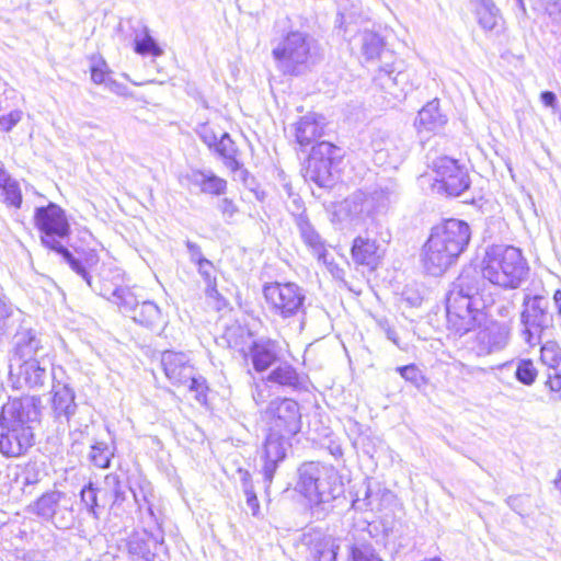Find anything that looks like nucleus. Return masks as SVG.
<instances>
[{"mask_svg":"<svg viewBox=\"0 0 561 561\" xmlns=\"http://www.w3.org/2000/svg\"><path fill=\"white\" fill-rule=\"evenodd\" d=\"M528 272L529 266L520 249L506 244L489 247L482 259L481 277L474 268L468 267L453 283L446 298L448 328L462 335L485 320L486 309L493 299L483 297V280L503 289H516L526 280Z\"/></svg>","mask_w":561,"mask_h":561,"instance_id":"nucleus-1","label":"nucleus"},{"mask_svg":"<svg viewBox=\"0 0 561 561\" xmlns=\"http://www.w3.org/2000/svg\"><path fill=\"white\" fill-rule=\"evenodd\" d=\"M267 434L260 453L261 473L265 491L274 479V474L286 458L291 447V439L301 428V413L298 402L293 399H275L264 412Z\"/></svg>","mask_w":561,"mask_h":561,"instance_id":"nucleus-2","label":"nucleus"},{"mask_svg":"<svg viewBox=\"0 0 561 561\" xmlns=\"http://www.w3.org/2000/svg\"><path fill=\"white\" fill-rule=\"evenodd\" d=\"M42 399L24 396L9 400L0 414V454L5 458L23 456L34 445V427L42 416Z\"/></svg>","mask_w":561,"mask_h":561,"instance_id":"nucleus-3","label":"nucleus"},{"mask_svg":"<svg viewBox=\"0 0 561 561\" xmlns=\"http://www.w3.org/2000/svg\"><path fill=\"white\" fill-rule=\"evenodd\" d=\"M470 238V226L460 219H447L433 227L422 250V264L426 273L443 275L467 249Z\"/></svg>","mask_w":561,"mask_h":561,"instance_id":"nucleus-4","label":"nucleus"},{"mask_svg":"<svg viewBox=\"0 0 561 561\" xmlns=\"http://www.w3.org/2000/svg\"><path fill=\"white\" fill-rule=\"evenodd\" d=\"M297 488L311 503V513L323 519L333 510V501L344 493L339 472L319 462H306L298 469Z\"/></svg>","mask_w":561,"mask_h":561,"instance_id":"nucleus-5","label":"nucleus"},{"mask_svg":"<svg viewBox=\"0 0 561 561\" xmlns=\"http://www.w3.org/2000/svg\"><path fill=\"white\" fill-rule=\"evenodd\" d=\"M98 263L99 255L94 250L76 249L68 265L93 293L108 299L127 282L126 274L114 263H102L99 267Z\"/></svg>","mask_w":561,"mask_h":561,"instance_id":"nucleus-6","label":"nucleus"},{"mask_svg":"<svg viewBox=\"0 0 561 561\" xmlns=\"http://www.w3.org/2000/svg\"><path fill=\"white\" fill-rule=\"evenodd\" d=\"M34 224L41 232L42 244L59 254L68 264L76 255V251H69L65 244L70 234V225L65 210L51 202L47 206L37 207L34 213Z\"/></svg>","mask_w":561,"mask_h":561,"instance_id":"nucleus-7","label":"nucleus"},{"mask_svg":"<svg viewBox=\"0 0 561 561\" xmlns=\"http://www.w3.org/2000/svg\"><path fill=\"white\" fill-rule=\"evenodd\" d=\"M24 512L35 520L50 524L57 529L69 528L73 523V502L61 490L49 489L30 502Z\"/></svg>","mask_w":561,"mask_h":561,"instance_id":"nucleus-8","label":"nucleus"},{"mask_svg":"<svg viewBox=\"0 0 561 561\" xmlns=\"http://www.w3.org/2000/svg\"><path fill=\"white\" fill-rule=\"evenodd\" d=\"M277 68L284 75L304 73L312 59V39L300 31L287 33L272 49Z\"/></svg>","mask_w":561,"mask_h":561,"instance_id":"nucleus-9","label":"nucleus"},{"mask_svg":"<svg viewBox=\"0 0 561 561\" xmlns=\"http://www.w3.org/2000/svg\"><path fill=\"white\" fill-rule=\"evenodd\" d=\"M549 308L548 297L524 293L520 311V336L528 346L534 347L541 344L542 335L552 328L553 316Z\"/></svg>","mask_w":561,"mask_h":561,"instance_id":"nucleus-10","label":"nucleus"},{"mask_svg":"<svg viewBox=\"0 0 561 561\" xmlns=\"http://www.w3.org/2000/svg\"><path fill=\"white\" fill-rule=\"evenodd\" d=\"M263 296L268 311L282 320L306 314V291L293 282H271L263 286Z\"/></svg>","mask_w":561,"mask_h":561,"instance_id":"nucleus-11","label":"nucleus"},{"mask_svg":"<svg viewBox=\"0 0 561 561\" xmlns=\"http://www.w3.org/2000/svg\"><path fill=\"white\" fill-rule=\"evenodd\" d=\"M376 83L396 101H402L420 84V78L413 68L403 67L402 61L394 59L378 68Z\"/></svg>","mask_w":561,"mask_h":561,"instance_id":"nucleus-12","label":"nucleus"},{"mask_svg":"<svg viewBox=\"0 0 561 561\" xmlns=\"http://www.w3.org/2000/svg\"><path fill=\"white\" fill-rule=\"evenodd\" d=\"M435 181L433 188L437 193L458 197L469 190L471 179L468 169L458 160L449 157H439L433 162Z\"/></svg>","mask_w":561,"mask_h":561,"instance_id":"nucleus-13","label":"nucleus"},{"mask_svg":"<svg viewBox=\"0 0 561 561\" xmlns=\"http://www.w3.org/2000/svg\"><path fill=\"white\" fill-rule=\"evenodd\" d=\"M389 241V231L382 232L367 227L364 234L357 236L353 241L351 249L353 261L370 270H376L385 254L382 243H388Z\"/></svg>","mask_w":561,"mask_h":561,"instance_id":"nucleus-14","label":"nucleus"},{"mask_svg":"<svg viewBox=\"0 0 561 561\" xmlns=\"http://www.w3.org/2000/svg\"><path fill=\"white\" fill-rule=\"evenodd\" d=\"M374 152V161L380 167L397 169L408 153V145L396 134L387 130H375L369 144Z\"/></svg>","mask_w":561,"mask_h":561,"instance_id":"nucleus-15","label":"nucleus"},{"mask_svg":"<svg viewBox=\"0 0 561 561\" xmlns=\"http://www.w3.org/2000/svg\"><path fill=\"white\" fill-rule=\"evenodd\" d=\"M141 531L128 536L125 548L133 560L152 561L159 546L164 543L162 523L152 525L144 518Z\"/></svg>","mask_w":561,"mask_h":561,"instance_id":"nucleus-16","label":"nucleus"},{"mask_svg":"<svg viewBox=\"0 0 561 561\" xmlns=\"http://www.w3.org/2000/svg\"><path fill=\"white\" fill-rule=\"evenodd\" d=\"M511 337L507 323L490 321L474 335L472 350L478 356H486L504 350Z\"/></svg>","mask_w":561,"mask_h":561,"instance_id":"nucleus-17","label":"nucleus"},{"mask_svg":"<svg viewBox=\"0 0 561 561\" xmlns=\"http://www.w3.org/2000/svg\"><path fill=\"white\" fill-rule=\"evenodd\" d=\"M57 370L62 371L61 367H51L50 376L53 379L51 413L56 421L69 423L77 413L78 405L75 401L76 394L68 383L57 380Z\"/></svg>","mask_w":561,"mask_h":561,"instance_id":"nucleus-18","label":"nucleus"},{"mask_svg":"<svg viewBox=\"0 0 561 561\" xmlns=\"http://www.w3.org/2000/svg\"><path fill=\"white\" fill-rule=\"evenodd\" d=\"M80 502L84 512L94 520H100L111 502L108 490L104 483L89 481L80 490Z\"/></svg>","mask_w":561,"mask_h":561,"instance_id":"nucleus-19","label":"nucleus"},{"mask_svg":"<svg viewBox=\"0 0 561 561\" xmlns=\"http://www.w3.org/2000/svg\"><path fill=\"white\" fill-rule=\"evenodd\" d=\"M161 364L167 378L175 386L186 385L195 374L186 354L168 351L162 354Z\"/></svg>","mask_w":561,"mask_h":561,"instance_id":"nucleus-20","label":"nucleus"},{"mask_svg":"<svg viewBox=\"0 0 561 561\" xmlns=\"http://www.w3.org/2000/svg\"><path fill=\"white\" fill-rule=\"evenodd\" d=\"M280 352L279 343L270 337H259L252 341L249 354L255 371L262 373L272 367L278 362Z\"/></svg>","mask_w":561,"mask_h":561,"instance_id":"nucleus-21","label":"nucleus"},{"mask_svg":"<svg viewBox=\"0 0 561 561\" xmlns=\"http://www.w3.org/2000/svg\"><path fill=\"white\" fill-rule=\"evenodd\" d=\"M295 226L304 244L323 264H330L329 252L324 239L317 231L307 215L297 216Z\"/></svg>","mask_w":561,"mask_h":561,"instance_id":"nucleus-22","label":"nucleus"},{"mask_svg":"<svg viewBox=\"0 0 561 561\" xmlns=\"http://www.w3.org/2000/svg\"><path fill=\"white\" fill-rule=\"evenodd\" d=\"M325 118L316 113H308L293 125L296 142L307 148L323 136Z\"/></svg>","mask_w":561,"mask_h":561,"instance_id":"nucleus-23","label":"nucleus"},{"mask_svg":"<svg viewBox=\"0 0 561 561\" xmlns=\"http://www.w3.org/2000/svg\"><path fill=\"white\" fill-rule=\"evenodd\" d=\"M53 365L47 359L42 357L24 359L19 364L18 378L28 388L43 387L48 376L50 375Z\"/></svg>","mask_w":561,"mask_h":561,"instance_id":"nucleus-24","label":"nucleus"},{"mask_svg":"<svg viewBox=\"0 0 561 561\" xmlns=\"http://www.w3.org/2000/svg\"><path fill=\"white\" fill-rule=\"evenodd\" d=\"M345 208L352 219L360 220L363 222L370 220L369 228L379 229V222L376 219L378 214L376 213L367 194L360 191L352 194L345 201Z\"/></svg>","mask_w":561,"mask_h":561,"instance_id":"nucleus-25","label":"nucleus"},{"mask_svg":"<svg viewBox=\"0 0 561 561\" xmlns=\"http://www.w3.org/2000/svg\"><path fill=\"white\" fill-rule=\"evenodd\" d=\"M266 381L293 391L306 389L307 377L287 362L279 363L266 377Z\"/></svg>","mask_w":561,"mask_h":561,"instance_id":"nucleus-26","label":"nucleus"},{"mask_svg":"<svg viewBox=\"0 0 561 561\" xmlns=\"http://www.w3.org/2000/svg\"><path fill=\"white\" fill-rule=\"evenodd\" d=\"M305 542L309 549L310 561H336L340 542L330 536H306Z\"/></svg>","mask_w":561,"mask_h":561,"instance_id":"nucleus-27","label":"nucleus"},{"mask_svg":"<svg viewBox=\"0 0 561 561\" xmlns=\"http://www.w3.org/2000/svg\"><path fill=\"white\" fill-rule=\"evenodd\" d=\"M13 342L14 356L19 360L37 358L38 353L43 350L39 337L32 329L21 328L15 333Z\"/></svg>","mask_w":561,"mask_h":561,"instance_id":"nucleus-28","label":"nucleus"},{"mask_svg":"<svg viewBox=\"0 0 561 561\" xmlns=\"http://www.w3.org/2000/svg\"><path fill=\"white\" fill-rule=\"evenodd\" d=\"M447 123L446 115L442 114L439 110V101L437 99H434L430 102H427L417 114V117L415 119V126L419 128V130H426V131H433L437 133Z\"/></svg>","mask_w":561,"mask_h":561,"instance_id":"nucleus-29","label":"nucleus"},{"mask_svg":"<svg viewBox=\"0 0 561 561\" xmlns=\"http://www.w3.org/2000/svg\"><path fill=\"white\" fill-rule=\"evenodd\" d=\"M129 318L135 323L152 331L161 329L165 324L160 307L151 300L139 302Z\"/></svg>","mask_w":561,"mask_h":561,"instance_id":"nucleus-30","label":"nucleus"},{"mask_svg":"<svg viewBox=\"0 0 561 561\" xmlns=\"http://www.w3.org/2000/svg\"><path fill=\"white\" fill-rule=\"evenodd\" d=\"M362 53L367 61L379 59L382 65L394 59L393 53L386 48L383 38L375 32L366 31L362 35Z\"/></svg>","mask_w":561,"mask_h":561,"instance_id":"nucleus-31","label":"nucleus"},{"mask_svg":"<svg viewBox=\"0 0 561 561\" xmlns=\"http://www.w3.org/2000/svg\"><path fill=\"white\" fill-rule=\"evenodd\" d=\"M339 165L324 160L308 159L306 178L316 183L319 187H332L336 181Z\"/></svg>","mask_w":561,"mask_h":561,"instance_id":"nucleus-32","label":"nucleus"},{"mask_svg":"<svg viewBox=\"0 0 561 561\" xmlns=\"http://www.w3.org/2000/svg\"><path fill=\"white\" fill-rule=\"evenodd\" d=\"M474 5L479 25L485 32L499 33L502 27V16L493 0H471Z\"/></svg>","mask_w":561,"mask_h":561,"instance_id":"nucleus-33","label":"nucleus"},{"mask_svg":"<svg viewBox=\"0 0 561 561\" xmlns=\"http://www.w3.org/2000/svg\"><path fill=\"white\" fill-rule=\"evenodd\" d=\"M134 495V500L138 506V510L141 514V523H144V518H146L152 525H157L158 523H162L160 519L159 513L154 510V505L152 503L153 493L151 490V485L149 483L142 484L138 490L130 489Z\"/></svg>","mask_w":561,"mask_h":561,"instance_id":"nucleus-34","label":"nucleus"},{"mask_svg":"<svg viewBox=\"0 0 561 561\" xmlns=\"http://www.w3.org/2000/svg\"><path fill=\"white\" fill-rule=\"evenodd\" d=\"M211 150H214L219 157L224 159L225 165L232 172L241 169V163L237 159L238 149L228 133H224L220 136Z\"/></svg>","mask_w":561,"mask_h":561,"instance_id":"nucleus-35","label":"nucleus"},{"mask_svg":"<svg viewBox=\"0 0 561 561\" xmlns=\"http://www.w3.org/2000/svg\"><path fill=\"white\" fill-rule=\"evenodd\" d=\"M107 300L117 306L119 312L127 317L133 314L140 302L134 287L128 286L127 282Z\"/></svg>","mask_w":561,"mask_h":561,"instance_id":"nucleus-36","label":"nucleus"},{"mask_svg":"<svg viewBox=\"0 0 561 561\" xmlns=\"http://www.w3.org/2000/svg\"><path fill=\"white\" fill-rule=\"evenodd\" d=\"M308 159L318 161L324 160L325 162H332V164L340 165L342 160V149L329 141H320L312 146Z\"/></svg>","mask_w":561,"mask_h":561,"instance_id":"nucleus-37","label":"nucleus"},{"mask_svg":"<svg viewBox=\"0 0 561 561\" xmlns=\"http://www.w3.org/2000/svg\"><path fill=\"white\" fill-rule=\"evenodd\" d=\"M115 447L105 442H95L90 449L89 459L98 468L105 469L111 466Z\"/></svg>","mask_w":561,"mask_h":561,"instance_id":"nucleus-38","label":"nucleus"},{"mask_svg":"<svg viewBox=\"0 0 561 561\" xmlns=\"http://www.w3.org/2000/svg\"><path fill=\"white\" fill-rule=\"evenodd\" d=\"M197 266V272L205 283V294L209 298L218 299L220 294L217 289V279L215 266L209 260L202 261Z\"/></svg>","mask_w":561,"mask_h":561,"instance_id":"nucleus-39","label":"nucleus"},{"mask_svg":"<svg viewBox=\"0 0 561 561\" xmlns=\"http://www.w3.org/2000/svg\"><path fill=\"white\" fill-rule=\"evenodd\" d=\"M135 51L142 56L159 57L163 54L162 48L158 45L156 39L149 34V30L144 27L141 34L135 37Z\"/></svg>","mask_w":561,"mask_h":561,"instance_id":"nucleus-40","label":"nucleus"},{"mask_svg":"<svg viewBox=\"0 0 561 561\" xmlns=\"http://www.w3.org/2000/svg\"><path fill=\"white\" fill-rule=\"evenodd\" d=\"M367 195L378 216L385 214L397 197L396 193L388 187L375 190Z\"/></svg>","mask_w":561,"mask_h":561,"instance_id":"nucleus-41","label":"nucleus"},{"mask_svg":"<svg viewBox=\"0 0 561 561\" xmlns=\"http://www.w3.org/2000/svg\"><path fill=\"white\" fill-rule=\"evenodd\" d=\"M104 488L108 490L112 505H121L126 500V490L116 473H108L103 480Z\"/></svg>","mask_w":561,"mask_h":561,"instance_id":"nucleus-42","label":"nucleus"},{"mask_svg":"<svg viewBox=\"0 0 561 561\" xmlns=\"http://www.w3.org/2000/svg\"><path fill=\"white\" fill-rule=\"evenodd\" d=\"M514 376L524 386H531L537 379L538 370L531 359H518L515 363Z\"/></svg>","mask_w":561,"mask_h":561,"instance_id":"nucleus-43","label":"nucleus"},{"mask_svg":"<svg viewBox=\"0 0 561 561\" xmlns=\"http://www.w3.org/2000/svg\"><path fill=\"white\" fill-rule=\"evenodd\" d=\"M540 358L545 365L553 370H561V347L554 341L542 344Z\"/></svg>","mask_w":561,"mask_h":561,"instance_id":"nucleus-44","label":"nucleus"},{"mask_svg":"<svg viewBox=\"0 0 561 561\" xmlns=\"http://www.w3.org/2000/svg\"><path fill=\"white\" fill-rule=\"evenodd\" d=\"M45 473L36 462L27 463L22 472V491L24 494H31L32 489L36 486Z\"/></svg>","mask_w":561,"mask_h":561,"instance_id":"nucleus-45","label":"nucleus"},{"mask_svg":"<svg viewBox=\"0 0 561 561\" xmlns=\"http://www.w3.org/2000/svg\"><path fill=\"white\" fill-rule=\"evenodd\" d=\"M242 491L247 497V505L252 512L253 516H256L260 512V503L254 491L252 477L247 470H239Z\"/></svg>","mask_w":561,"mask_h":561,"instance_id":"nucleus-46","label":"nucleus"},{"mask_svg":"<svg viewBox=\"0 0 561 561\" xmlns=\"http://www.w3.org/2000/svg\"><path fill=\"white\" fill-rule=\"evenodd\" d=\"M347 561H382L373 546L366 543L352 545L348 548Z\"/></svg>","mask_w":561,"mask_h":561,"instance_id":"nucleus-47","label":"nucleus"},{"mask_svg":"<svg viewBox=\"0 0 561 561\" xmlns=\"http://www.w3.org/2000/svg\"><path fill=\"white\" fill-rule=\"evenodd\" d=\"M0 199L8 206L14 208L21 207L22 193L20 185L15 180L0 188Z\"/></svg>","mask_w":561,"mask_h":561,"instance_id":"nucleus-48","label":"nucleus"},{"mask_svg":"<svg viewBox=\"0 0 561 561\" xmlns=\"http://www.w3.org/2000/svg\"><path fill=\"white\" fill-rule=\"evenodd\" d=\"M210 169H191L183 178L190 188L194 187L198 193H203L207 181L211 174Z\"/></svg>","mask_w":561,"mask_h":561,"instance_id":"nucleus-49","label":"nucleus"},{"mask_svg":"<svg viewBox=\"0 0 561 561\" xmlns=\"http://www.w3.org/2000/svg\"><path fill=\"white\" fill-rule=\"evenodd\" d=\"M397 371L405 381L412 383L417 389L425 387L427 383V379L414 364L400 366L397 368Z\"/></svg>","mask_w":561,"mask_h":561,"instance_id":"nucleus-50","label":"nucleus"},{"mask_svg":"<svg viewBox=\"0 0 561 561\" xmlns=\"http://www.w3.org/2000/svg\"><path fill=\"white\" fill-rule=\"evenodd\" d=\"M228 190V183L225 179L218 176L214 171H211V174L209 176V180L207 181V184L205 188L203 190L202 194L209 195V196H221L227 193Z\"/></svg>","mask_w":561,"mask_h":561,"instance_id":"nucleus-51","label":"nucleus"},{"mask_svg":"<svg viewBox=\"0 0 561 561\" xmlns=\"http://www.w3.org/2000/svg\"><path fill=\"white\" fill-rule=\"evenodd\" d=\"M186 385H188V390L194 393L197 402L201 404L206 403L208 387L203 376H196L194 374Z\"/></svg>","mask_w":561,"mask_h":561,"instance_id":"nucleus-52","label":"nucleus"},{"mask_svg":"<svg viewBox=\"0 0 561 561\" xmlns=\"http://www.w3.org/2000/svg\"><path fill=\"white\" fill-rule=\"evenodd\" d=\"M110 77V70L104 59L93 60L91 66V79L96 84H104Z\"/></svg>","mask_w":561,"mask_h":561,"instance_id":"nucleus-53","label":"nucleus"},{"mask_svg":"<svg viewBox=\"0 0 561 561\" xmlns=\"http://www.w3.org/2000/svg\"><path fill=\"white\" fill-rule=\"evenodd\" d=\"M217 208L227 224H230L234 215L239 213V208L234 202L227 197L218 201Z\"/></svg>","mask_w":561,"mask_h":561,"instance_id":"nucleus-54","label":"nucleus"},{"mask_svg":"<svg viewBox=\"0 0 561 561\" xmlns=\"http://www.w3.org/2000/svg\"><path fill=\"white\" fill-rule=\"evenodd\" d=\"M23 112L13 110L10 113L0 116V130L4 133L11 131L22 119Z\"/></svg>","mask_w":561,"mask_h":561,"instance_id":"nucleus-55","label":"nucleus"},{"mask_svg":"<svg viewBox=\"0 0 561 561\" xmlns=\"http://www.w3.org/2000/svg\"><path fill=\"white\" fill-rule=\"evenodd\" d=\"M196 133L201 140L211 150L218 141V136L214 129L207 125L202 124L197 127Z\"/></svg>","mask_w":561,"mask_h":561,"instance_id":"nucleus-56","label":"nucleus"},{"mask_svg":"<svg viewBox=\"0 0 561 561\" xmlns=\"http://www.w3.org/2000/svg\"><path fill=\"white\" fill-rule=\"evenodd\" d=\"M287 209L294 217V222L296 224L297 216L306 215L305 204L301 197L298 194H294L293 196L287 197Z\"/></svg>","mask_w":561,"mask_h":561,"instance_id":"nucleus-57","label":"nucleus"},{"mask_svg":"<svg viewBox=\"0 0 561 561\" xmlns=\"http://www.w3.org/2000/svg\"><path fill=\"white\" fill-rule=\"evenodd\" d=\"M185 244H186V248H187V251H188V254H190V260H191L192 263L197 265L202 261H206L207 260L206 257H204V255L202 253V249H201V247L197 243L187 240L185 242Z\"/></svg>","mask_w":561,"mask_h":561,"instance_id":"nucleus-58","label":"nucleus"},{"mask_svg":"<svg viewBox=\"0 0 561 561\" xmlns=\"http://www.w3.org/2000/svg\"><path fill=\"white\" fill-rule=\"evenodd\" d=\"M104 87L108 91H111V92H113V93H115L117 95H126L127 91H128V89H127V87L125 84L114 80L111 77L107 78V80L104 83Z\"/></svg>","mask_w":561,"mask_h":561,"instance_id":"nucleus-59","label":"nucleus"},{"mask_svg":"<svg viewBox=\"0 0 561 561\" xmlns=\"http://www.w3.org/2000/svg\"><path fill=\"white\" fill-rule=\"evenodd\" d=\"M377 493H375L370 483H367L365 489V496L363 499L364 506L366 508L374 510L377 507Z\"/></svg>","mask_w":561,"mask_h":561,"instance_id":"nucleus-60","label":"nucleus"},{"mask_svg":"<svg viewBox=\"0 0 561 561\" xmlns=\"http://www.w3.org/2000/svg\"><path fill=\"white\" fill-rule=\"evenodd\" d=\"M546 386L553 392L561 391V374L560 370H554L553 374L548 375Z\"/></svg>","mask_w":561,"mask_h":561,"instance_id":"nucleus-61","label":"nucleus"},{"mask_svg":"<svg viewBox=\"0 0 561 561\" xmlns=\"http://www.w3.org/2000/svg\"><path fill=\"white\" fill-rule=\"evenodd\" d=\"M540 2L549 15L561 12V3L559 0H540Z\"/></svg>","mask_w":561,"mask_h":561,"instance_id":"nucleus-62","label":"nucleus"},{"mask_svg":"<svg viewBox=\"0 0 561 561\" xmlns=\"http://www.w3.org/2000/svg\"><path fill=\"white\" fill-rule=\"evenodd\" d=\"M542 104L547 107L554 108L558 104L557 95L551 91H543L540 94Z\"/></svg>","mask_w":561,"mask_h":561,"instance_id":"nucleus-63","label":"nucleus"},{"mask_svg":"<svg viewBox=\"0 0 561 561\" xmlns=\"http://www.w3.org/2000/svg\"><path fill=\"white\" fill-rule=\"evenodd\" d=\"M13 308L5 297H0V319H7L12 316Z\"/></svg>","mask_w":561,"mask_h":561,"instance_id":"nucleus-64","label":"nucleus"}]
</instances>
